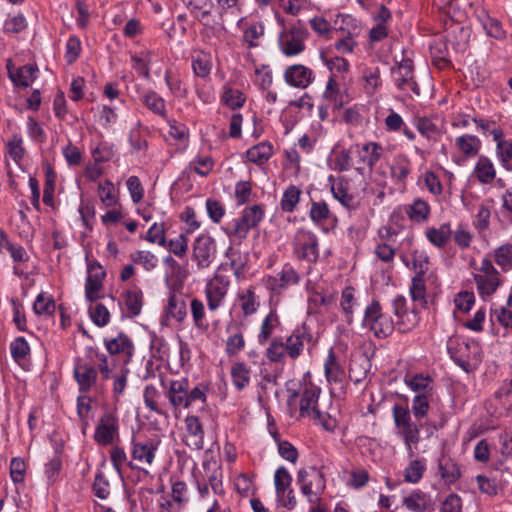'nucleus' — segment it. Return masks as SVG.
Returning <instances> with one entry per match:
<instances>
[{
    "label": "nucleus",
    "instance_id": "40",
    "mask_svg": "<svg viewBox=\"0 0 512 512\" xmlns=\"http://www.w3.org/2000/svg\"><path fill=\"white\" fill-rule=\"evenodd\" d=\"M301 190L291 185L283 193L280 206L284 212H293L300 200Z\"/></svg>",
    "mask_w": 512,
    "mask_h": 512
},
{
    "label": "nucleus",
    "instance_id": "5",
    "mask_svg": "<svg viewBox=\"0 0 512 512\" xmlns=\"http://www.w3.org/2000/svg\"><path fill=\"white\" fill-rule=\"evenodd\" d=\"M397 88L401 91H411L410 97L420 96V88L414 79L413 62L410 59H403L396 66L391 68Z\"/></svg>",
    "mask_w": 512,
    "mask_h": 512
},
{
    "label": "nucleus",
    "instance_id": "64",
    "mask_svg": "<svg viewBox=\"0 0 512 512\" xmlns=\"http://www.w3.org/2000/svg\"><path fill=\"white\" fill-rule=\"evenodd\" d=\"M497 154L505 169L512 171V143L509 141H499L497 144Z\"/></svg>",
    "mask_w": 512,
    "mask_h": 512
},
{
    "label": "nucleus",
    "instance_id": "38",
    "mask_svg": "<svg viewBox=\"0 0 512 512\" xmlns=\"http://www.w3.org/2000/svg\"><path fill=\"white\" fill-rule=\"evenodd\" d=\"M279 323V318L277 314L271 311L262 321L260 332L257 336L258 343L260 345H264L271 337L274 328Z\"/></svg>",
    "mask_w": 512,
    "mask_h": 512
},
{
    "label": "nucleus",
    "instance_id": "56",
    "mask_svg": "<svg viewBox=\"0 0 512 512\" xmlns=\"http://www.w3.org/2000/svg\"><path fill=\"white\" fill-rule=\"evenodd\" d=\"M132 261L143 265L144 269L151 271L157 266V258L150 251H137L130 255Z\"/></svg>",
    "mask_w": 512,
    "mask_h": 512
},
{
    "label": "nucleus",
    "instance_id": "48",
    "mask_svg": "<svg viewBox=\"0 0 512 512\" xmlns=\"http://www.w3.org/2000/svg\"><path fill=\"white\" fill-rule=\"evenodd\" d=\"M92 398L87 393H81L77 397V415L84 427L89 425L88 418L91 407Z\"/></svg>",
    "mask_w": 512,
    "mask_h": 512
},
{
    "label": "nucleus",
    "instance_id": "2",
    "mask_svg": "<svg viewBox=\"0 0 512 512\" xmlns=\"http://www.w3.org/2000/svg\"><path fill=\"white\" fill-rule=\"evenodd\" d=\"M362 324L379 339L387 338L395 330V323L389 316L382 313L381 305L377 300H373L366 307Z\"/></svg>",
    "mask_w": 512,
    "mask_h": 512
},
{
    "label": "nucleus",
    "instance_id": "58",
    "mask_svg": "<svg viewBox=\"0 0 512 512\" xmlns=\"http://www.w3.org/2000/svg\"><path fill=\"white\" fill-rule=\"evenodd\" d=\"M501 454L505 458L499 461V467L497 469H503L505 465H508V461L512 458V432H504L500 435Z\"/></svg>",
    "mask_w": 512,
    "mask_h": 512
},
{
    "label": "nucleus",
    "instance_id": "1",
    "mask_svg": "<svg viewBox=\"0 0 512 512\" xmlns=\"http://www.w3.org/2000/svg\"><path fill=\"white\" fill-rule=\"evenodd\" d=\"M297 484L310 504L318 503L326 489L324 473L314 466L298 470Z\"/></svg>",
    "mask_w": 512,
    "mask_h": 512
},
{
    "label": "nucleus",
    "instance_id": "8",
    "mask_svg": "<svg viewBox=\"0 0 512 512\" xmlns=\"http://www.w3.org/2000/svg\"><path fill=\"white\" fill-rule=\"evenodd\" d=\"M190 13L204 26L215 28L220 22L212 17L214 3L212 0H181Z\"/></svg>",
    "mask_w": 512,
    "mask_h": 512
},
{
    "label": "nucleus",
    "instance_id": "53",
    "mask_svg": "<svg viewBox=\"0 0 512 512\" xmlns=\"http://www.w3.org/2000/svg\"><path fill=\"white\" fill-rule=\"evenodd\" d=\"M165 227L163 223H154L148 230L145 240L150 243H156L159 246L166 247L167 239L165 237Z\"/></svg>",
    "mask_w": 512,
    "mask_h": 512
},
{
    "label": "nucleus",
    "instance_id": "6",
    "mask_svg": "<svg viewBox=\"0 0 512 512\" xmlns=\"http://www.w3.org/2000/svg\"><path fill=\"white\" fill-rule=\"evenodd\" d=\"M352 151L357 157L355 169L360 174H363L366 168L372 170L374 165L380 160L382 147L377 142H369L362 146L358 144L353 145Z\"/></svg>",
    "mask_w": 512,
    "mask_h": 512
},
{
    "label": "nucleus",
    "instance_id": "7",
    "mask_svg": "<svg viewBox=\"0 0 512 512\" xmlns=\"http://www.w3.org/2000/svg\"><path fill=\"white\" fill-rule=\"evenodd\" d=\"M87 272L85 298L88 302H95L101 297L99 293L103 288V280L106 276V272L97 261L88 264Z\"/></svg>",
    "mask_w": 512,
    "mask_h": 512
},
{
    "label": "nucleus",
    "instance_id": "13",
    "mask_svg": "<svg viewBox=\"0 0 512 512\" xmlns=\"http://www.w3.org/2000/svg\"><path fill=\"white\" fill-rule=\"evenodd\" d=\"M104 345L111 355H122L124 364H127L134 353V344L131 339L123 332L117 337L105 339Z\"/></svg>",
    "mask_w": 512,
    "mask_h": 512
},
{
    "label": "nucleus",
    "instance_id": "21",
    "mask_svg": "<svg viewBox=\"0 0 512 512\" xmlns=\"http://www.w3.org/2000/svg\"><path fill=\"white\" fill-rule=\"evenodd\" d=\"M320 390L317 387H306L300 399V414L301 416H308L313 411L315 417L320 418L322 413L316 408L319 398Z\"/></svg>",
    "mask_w": 512,
    "mask_h": 512
},
{
    "label": "nucleus",
    "instance_id": "12",
    "mask_svg": "<svg viewBox=\"0 0 512 512\" xmlns=\"http://www.w3.org/2000/svg\"><path fill=\"white\" fill-rule=\"evenodd\" d=\"M6 68L9 79L16 87H29L36 79L37 67L33 65H23L21 67H14L11 59L7 60Z\"/></svg>",
    "mask_w": 512,
    "mask_h": 512
},
{
    "label": "nucleus",
    "instance_id": "52",
    "mask_svg": "<svg viewBox=\"0 0 512 512\" xmlns=\"http://www.w3.org/2000/svg\"><path fill=\"white\" fill-rule=\"evenodd\" d=\"M412 255V269L415 276H425L428 271L429 257L424 251L414 250Z\"/></svg>",
    "mask_w": 512,
    "mask_h": 512
},
{
    "label": "nucleus",
    "instance_id": "4",
    "mask_svg": "<svg viewBox=\"0 0 512 512\" xmlns=\"http://www.w3.org/2000/svg\"><path fill=\"white\" fill-rule=\"evenodd\" d=\"M217 247L213 237L208 234L199 235L192 245V260L198 269L208 268L216 258Z\"/></svg>",
    "mask_w": 512,
    "mask_h": 512
},
{
    "label": "nucleus",
    "instance_id": "63",
    "mask_svg": "<svg viewBox=\"0 0 512 512\" xmlns=\"http://www.w3.org/2000/svg\"><path fill=\"white\" fill-rule=\"evenodd\" d=\"M10 350L15 361H20L29 354L30 347L24 337H18L11 343Z\"/></svg>",
    "mask_w": 512,
    "mask_h": 512
},
{
    "label": "nucleus",
    "instance_id": "55",
    "mask_svg": "<svg viewBox=\"0 0 512 512\" xmlns=\"http://www.w3.org/2000/svg\"><path fill=\"white\" fill-rule=\"evenodd\" d=\"M192 68L194 73L199 77H206L211 71V61L208 55L201 53L192 60Z\"/></svg>",
    "mask_w": 512,
    "mask_h": 512
},
{
    "label": "nucleus",
    "instance_id": "45",
    "mask_svg": "<svg viewBox=\"0 0 512 512\" xmlns=\"http://www.w3.org/2000/svg\"><path fill=\"white\" fill-rule=\"evenodd\" d=\"M242 221L247 223L250 228H255L258 226L260 221L264 216V210L262 205H253L251 207H247L242 212Z\"/></svg>",
    "mask_w": 512,
    "mask_h": 512
},
{
    "label": "nucleus",
    "instance_id": "18",
    "mask_svg": "<svg viewBox=\"0 0 512 512\" xmlns=\"http://www.w3.org/2000/svg\"><path fill=\"white\" fill-rule=\"evenodd\" d=\"M188 388L189 382L187 379L172 380L170 382L167 397L174 408H188Z\"/></svg>",
    "mask_w": 512,
    "mask_h": 512
},
{
    "label": "nucleus",
    "instance_id": "33",
    "mask_svg": "<svg viewBox=\"0 0 512 512\" xmlns=\"http://www.w3.org/2000/svg\"><path fill=\"white\" fill-rule=\"evenodd\" d=\"M166 312L176 321L182 322L187 315V306L185 301L182 298L177 297L175 294H171L168 299Z\"/></svg>",
    "mask_w": 512,
    "mask_h": 512
},
{
    "label": "nucleus",
    "instance_id": "28",
    "mask_svg": "<svg viewBox=\"0 0 512 512\" xmlns=\"http://www.w3.org/2000/svg\"><path fill=\"white\" fill-rule=\"evenodd\" d=\"M438 468L442 479L448 484L455 483L461 477L458 464L449 457L439 459Z\"/></svg>",
    "mask_w": 512,
    "mask_h": 512
},
{
    "label": "nucleus",
    "instance_id": "10",
    "mask_svg": "<svg viewBox=\"0 0 512 512\" xmlns=\"http://www.w3.org/2000/svg\"><path fill=\"white\" fill-rule=\"evenodd\" d=\"M284 79L292 87L305 89L313 82L314 74L310 68L294 64L285 69Z\"/></svg>",
    "mask_w": 512,
    "mask_h": 512
},
{
    "label": "nucleus",
    "instance_id": "24",
    "mask_svg": "<svg viewBox=\"0 0 512 512\" xmlns=\"http://www.w3.org/2000/svg\"><path fill=\"white\" fill-rule=\"evenodd\" d=\"M474 281L482 298L493 295L502 283L499 275L474 274Z\"/></svg>",
    "mask_w": 512,
    "mask_h": 512
},
{
    "label": "nucleus",
    "instance_id": "50",
    "mask_svg": "<svg viewBox=\"0 0 512 512\" xmlns=\"http://www.w3.org/2000/svg\"><path fill=\"white\" fill-rule=\"evenodd\" d=\"M286 354L283 339L281 337L274 338L266 350V356L271 362L283 361Z\"/></svg>",
    "mask_w": 512,
    "mask_h": 512
},
{
    "label": "nucleus",
    "instance_id": "62",
    "mask_svg": "<svg viewBox=\"0 0 512 512\" xmlns=\"http://www.w3.org/2000/svg\"><path fill=\"white\" fill-rule=\"evenodd\" d=\"M330 210L324 201L312 202L309 216L315 223H321L329 218Z\"/></svg>",
    "mask_w": 512,
    "mask_h": 512
},
{
    "label": "nucleus",
    "instance_id": "3",
    "mask_svg": "<svg viewBox=\"0 0 512 512\" xmlns=\"http://www.w3.org/2000/svg\"><path fill=\"white\" fill-rule=\"evenodd\" d=\"M308 35L307 29L300 24L282 31L279 35V46L282 53L286 56H296L302 53L306 48L304 40Z\"/></svg>",
    "mask_w": 512,
    "mask_h": 512
},
{
    "label": "nucleus",
    "instance_id": "27",
    "mask_svg": "<svg viewBox=\"0 0 512 512\" xmlns=\"http://www.w3.org/2000/svg\"><path fill=\"white\" fill-rule=\"evenodd\" d=\"M414 126L418 132L428 141L437 142L442 135V132L438 126L427 117L415 118Z\"/></svg>",
    "mask_w": 512,
    "mask_h": 512
},
{
    "label": "nucleus",
    "instance_id": "25",
    "mask_svg": "<svg viewBox=\"0 0 512 512\" xmlns=\"http://www.w3.org/2000/svg\"><path fill=\"white\" fill-rule=\"evenodd\" d=\"M428 241L437 248H443L451 238L450 223H443L439 228L431 227L425 231Z\"/></svg>",
    "mask_w": 512,
    "mask_h": 512
},
{
    "label": "nucleus",
    "instance_id": "15",
    "mask_svg": "<svg viewBox=\"0 0 512 512\" xmlns=\"http://www.w3.org/2000/svg\"><path fill=\"white\" fill-rule=\"evenodd\" d=\"M131 446V456L133 460L147 466H151L153 464L156 451L158 450L159 442L154 440L138 442L133 437Z\"/></svg>",
    "mask_w": 512,
    "mask_h": 512
},
{
    "label": "nucleus",
    "instance_id": "57",
    "mask_svg": "<svg viewBox=\"0 0 512 512\" xmlns=\"http://www.w3.org/2000/svg\"><path fill=\"white\" fill-rule=\"evenodd\" d=\"M166 247H168L171 253L182 258L188 251V238L182 233L175 239L167 240Z\"/></svg>",
    "mask_w": 512,
    "mask_h": 512
},
{
    "label": "nucleus",
    "instance_id": "47",
    "mask_svg": "<svg viewBox=\"0 0 512 512\" xmlns=\"http://www.w3.org/2000/svg\"><path fill=\"white\" fill-rule=\"evenodd\" d=\"M143 102L146 105V107L151 110L153 113L165 116L166 109H165V101L162 97H160L156 92L151 91L147 93L143 97Z\"/></svg>",
    "mask_w": 512,
    "mask_h": 512
},
{
    "label": "nucleus",
    "instance_id": "61",
    "mask_svg": "<svg viewBox=\"0 0 512 512\" xmlns=\"http://www.w3.org/2000/svg\"><path fill=\"white\" fill-rule=\"evenodd\" d=\"M245 346V339L242 332H237L228 337L225 352L228 356L237 355Z\"/></svg>",
    "mask_w": 512,
    "mask_h": 512
},
{
    "label": "nucleus",
    "instance_id": "11",
    "mask_svg": "<svg viewBox=\"0 0 512 512\" xmlns=\"http://www.w3.org/2000/svg\"><path fill=\"white\" fill-rule=\"evenodd\" d=\"M74 379L79 386L80 393H88L96 384L98 372L96 368L79 360L73 370Z\"/></svg>",
    "mask_w": 512,
    "mask_h": 512
},
{
    "label": "nucleus",
    "instance_id": "20",
    "mask_svg": "<svg viewBox=\"0 0 512 512\" xmlns=\"http://www.w3.org/2000/svg\"><path fill=\"white\" fill-rule=\"evenodd\" d=\"M331 193L348 210H356L360 205L356 196L349 192L344 179H340L338 183L331 185Z\"/></svg>",
    "mask_w": 512,
    "mask_h": 512
},
{
    "label": "nucleus",
    "instance_id": "23",
    "mask_svg": "<svg viewBox=\"0 0 512 512\" xmlns=\"http://www.w3.org/2000/svg\"><path fill=\"white\" fill-rule=\"evenodd\" d=\"M185 426L191 441L188 445L193 446L197 450L203 449L204 430L199 418L194 415L187 416L185 418Z\"/></svg>",
    "mask_w": 512,
    "mask_h": 512
},
{
    "label": "nucleus",
    "instance_id": "9",
    "mask_svg": "<svg viewBox=\"0 0 512 512\" xmlns=\"http://www.w3.org/2000/svg\"><path fill=\"white\" fill-rule=\"evenodd\" d=\"M118 431L117 417L109 411L101 416L96 427L94 439L100 445H109L113 442L114 435Z\"/></svg>",
    "mask_w": 512,
    "mask_h": 512
},
{
    "label": "nucleus",
    "instance_id": "54",
    "mask_svg": "<svg viewBox=\"0 0 512 512\" xmlns=\"http://www.w3.org/2000/svg\"><path fill=\"white\" fill-rule=\"evenodd\" d=\"M292 477L288 470L281 466L275 471L274 484L276 494H282L283 491L291 488Z\"/></svg>",
    "mask_w": 512,
    "mask_h": 512
},
{
    "label": "nucleus",
    "instance_id": "34",
    "mask_svg": "<svg viewBox=\"0 0 512 512\" xmlns=\"http://www.w3.org/2000/svg\"><path fill=\"white\" fill-rule=\"evenodd\" d=\"M231 377L237 390H243L250 382V369L242 362L233 364Z\"/></svg>",
    "mask_w": 512,
    "mask_h": 512
},
{
    "label": "nucleus",
    "instance_id": "43",
    "mask_svg": "<svg viewBox=\"0 0 512 512\" xmlns=\"http://www.w3.org/2000/svg\"><path fill=\"white\" fill-rule=\"evenodd\" d=\"M55 307L54 299L45 293H40L33 304V310L38 315H52Z\"/></svg>",
    "mask_w": 512,
    "mask_h": 512
},
{
    "label": "nucleus",
    "instance_id": "49",
    "mask_svg": "<svg viewBox=\"0 0 512 512\" xmlns=\"http://www.w3.org/2000/svg\"><path fill=\"white\" fill-rule=\"evenodd\" d=\"M90 318L98 327L106 326L110 321V312L104 304L98 303L89 309Z\"/></svg>",
    "mask_w": 512,
    "mask_h": 512
},
{
    "label": "nucleus",
    "instance_id": "31",
    "mask_svg": "<svg viewBox=\"0 0 512 512\" xmlns=\"http://www.w3.org/2000/svg\"><path fill=\"white\" fill-rule=\"evenodd\" d=\"M455 145L467 157H474L481 148V141L477 136L464 134L456 138Z\"/></svg>",
    "mask_w": 512,
    "mask_h": 512
},
{
    "label": "nucleus",
    "instance_id": "30",
    "mask_svg": "<svg viewBox=\"0 0 512 512\" xmlns=\"http://www.w3.org/2000/svg\"><path fill=\"white\" fill-rule=\"evenodd\" d=\"M211 469L210 462H204L203 468L205 471V478L207 479V484L210 485L212 491L217 495L224 494V488L222 484V469L220 466H216Z\"/></svg>",
    "mask_w": 512,
    "mask_h": 512
},
{
    "label": "nucleus",
    "instance_id": "19",
    "mask_svg": "<svg viewBox=\"0 0 512 512\" xmlns=\"http://www.w3.org/2000/svg\"><path fill=\"white\" fill-rule=\"evenodd\" d=\"M403 506L411 512H425L432 506L430 496L420 489L413 490L402 500Z\"/></svg>",
    "mask_w": 512,
    "mask_h": 512
},
{
    "label": "nucleus",
    "instance_id": "32",
    "mask_svg": "<svg viewBox=\"0 0 512 512\" xmlns=\"http://www.w3.org/2000/svg\"><path fill=\"white\" fill-rule=\"evenodd\" d=\"M205 292L208 308L211 311H215L221 305L227 291L225 287L215 284L214 282H209L206 285Z\"/></svg>",
    "mask_w": 512,
    "mask_h": 512
},
{
    "label": "nucleus",
    "instance_id": "44",
    "mask_svg": "<svg viewBox=\"0 0 512 512\" xmlns=\"http://www.w3.org/2000/svg\"><path fill=\"white\" fill-rule=\"evenodd\" d=\"M398 320L395 323V328L400 333H407L415 328L419 324V316L415 308H412L410 312H407L403 317H397Z\"/></svg>",
    "mask_w": 512,
    "mask_h": 512
},
{
    "label": "nucleus",
    "instance_id": "35",
    "mask_svg": "<svg viewBox=\"0 0 512 512\" xmlns=\"http://www.w3.org/2000/svg\"><path fill=\"white\" fill-rule=\"evenodd\" d=\"M406 213L412 221L424 222L429 217L430 206L424 200L416 199L408 206Z\"/></svg>",
    "mask_w": 512,
    "mask_h": 512
},
{
    "label": "nucleus",
    "instance_id": "51",
    "mask_svg": "<svg viewBox=\"0 0 512 512\" xmlns=\"http://www.w3.org/2000/svg\"><path fill=\"white\" fill-rule=\"evenodd\" d=\"M425 466L419 460H413L404 470V480L408 483H418L423 476Z\"/></svg>",
    "mask_w": 512,
    "mask_h": 512
},
{
    "label": "nucleus",
    "instance_id": "60",
    "mask_svg": "<svg viewBox=\"0 0 512 512\" xmlns=\"http://www.w3.org/2000/svg\"><path fill=\"white\" fill-rule=\"evenodd\" d=\"M429 410V401L427 393L415 395L412 401V412L417 419L423 418Z\"/></svg>",
    "mask_w": 512,
    "mask_h": 512
},
{
    "label": "nucleus",
    "instance_id": "14",
    "mask_svg": "<svg viewBox=\"0 0 512 512\" xmlns=\"http://www.w3.org/2000/svg\"><path fill=\"white\" fill-rule=\"evenodd\" d=\"M470 348V344L465 342L459 343L457 338L451 337L447 341L448 354L465 372H470L473 369L468 353Z\"/></svg>",
    "mask_w": 512,
    "mask_h": 512
},
{
    "label": "nucleus",
    "instance_id": "36",
    "mask_svg": "<svg viewBox=\"0 0 512 512\" xmlns=\"http://www.w3.org/2000/svg\"><path fill=\"white\" fill-rule=\"evenodd\" d=\"M125 306L130 317L138 316L143 306V293L141 290H129L125 293Z\"/></svg>",
    "mask_w": 512,
    "mask_h": 512
},
{
    "label": "nucleus",
    "instance_id": "46",
    "mask_svg": "<svg viewBox=\"0 0 512 512\" xmlns=\"http://www.w3.org/2000/svg\"><path fill=\"white\" fill-rule=\"evenodd\" d=\"M113 191L114 185L110 180H105L98 185V195L100 200L107 207L114 206L118 203V199L113 194Z\"/></svg>",
    "mask_w": 512,
    "mask_h": 512
},
{
    "label": "nucleus",
    "instance_id": "42",
    "mask_svg": "<svg viewBox=\"0 0 512 512\" xmlns=\"http://www.w3.org/2000/svg\"><path fill=\"white\" fill-rule=\"evenodd\" d=\"M238 297L241 302V309L245 316H250L257 311L259 303L256 301L253 288H249L241 292Z\"/></svg>",
    "mask_w": 512,
    "mask_h": 512
},
{
    "label": "nucleus",
    "instance_id": "22",
    "mask_svg": "<svg viewBox=\"0 0 512 512\" xmlns=\"http://www.w3.org/2000/svg\"><path fill=\"white\" fill-rule=\"evenodd\" d=\"M324 370L328 382L339 384L341 387L344 386L345 370L338 362L332 350H330L325 361Z\"/></svg>",
    "mask_w": 512,
    "mask_h": 512
},
{
    "label": "nucleus",
    "instance_id": "17",
    "mask_svg": "<svg viewBox=\"0 0 512 512\" xmlns=\"http://www.w3.org/2000/svg\"><path fill=\"white\" fill-rule=\"evenodd\" d=\"M296 241L301 248V257L310 261L315 262L318 259V239L316 235L310 231L299 229L296 234Z\"/></svg>",
    "mask_w": 512,
    "mask_h": 512
},
{
    "label": "nucleus",
    "instance_id": "26",
    "mask_svg": "<svg viewBox=\"0 0 512 512\" xmlns=\"http://www.w3.org/2000/svg\"><path fill=\"white\" fill-rule=\"evenodd\" d=\"M474 172L481 184H490L496 177V171L493 163L484 155L479 156Z\"/></svg>",
    "mask_w": 512,
    "mask_h": 512
},
{
    "label": "nucleus",
    "instance_id": "29",
    "mask_svg": "<svg viewBox=\"0 0 512 512\" xmlns=\"http://www.w3.org/2000/svg\"><path fill=\"white\" fill-rule=\"evenodd\" d=\"M273 154V147L269 142H261L246 152L247 158L250 162L262 165L266 163Z\"/></svg>",
    "mask_w": 512,
    "mask_h": 512
},
{
    "label": "nucleus",
    "instance_id": "39",
    "mask_svg": "<svg viewBox=\"0 0 512 512\" xmlns=\"http://www.w3.org/2000/svg\"><path fill=\"white\" fill-rule=\"evenodd\" d=\"M494 258L502 271H510L512 269V244L506 243L498 247L494 252Z\"/></svg>",
    "mask_w": 512,
    "mask_h": 512
},
{
    "label": "nucleus",
    "instance_id": "59",
    "mask_svg": "<svg viewBox=\"0 0 512 512\" xmlns=\"http://www.w3.org/2000/svg\"><path fill=\"white\" fill-rule=\"evenodd\" d=\"M363 80L365 81V89L368 93H373L381 84L380 70L378 67L363 70Z\"/></svg>",
    "mask_w": 512,
    "mask_h": 512
},
{
    "label": "nucleus",
    "instance_id": "37",
    "mask_svg": "<svg viewBox=\"0 0 512 512\" xmlns=\"http://www.w3.org/2000/svg\"><path fill=\"white\" fill-rule=\"evenodd\" d=\"M286 354L291 359H297L304 348V342H303V334H301L298 330L295 331L292 335L286 338V341L284 342Z\"/></svg>",
    "mask_w": 512,
    "mask_h": 512
},
{
    "label": "nucleus",
    "instance_id": "16",
    "mask_svg": "<svg viewBox=\"0 0 512 512\" xmlns=\"http://www.w3.org/2000/svg\"><path fill=\"white\" fill-rule=\"evenodd\" d=\"M299 280L297 271L290 264H285L275 276L268 277L267 284L272 291L280 292L290 285L298 284Z\"/></svg>",
    "mask_w": 512,
    "mask_h": 512
},
{
    "label": "nucleus",
    "instance_id": "41",
    "mask_svg": "<svg viewBox=\"0 0 512 512\" xmlns=\"http://www.w3.org/2000/svg\"><path fill=\"white\" fill-rule=\"evenodd\" d=\"M7 153L12 158V160L19 164L20 161L24 158L26 153L25 148L23 147V139L21 135L14 134L11 139L7 142L6 145Z\"/></svg>",
    "mask_w": 512,
    "mask_h": 512
}]
</instances>
